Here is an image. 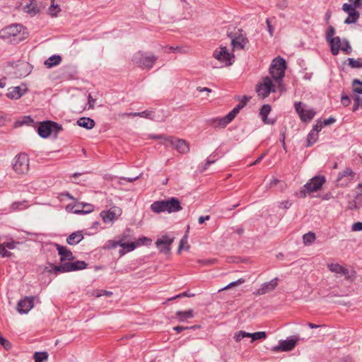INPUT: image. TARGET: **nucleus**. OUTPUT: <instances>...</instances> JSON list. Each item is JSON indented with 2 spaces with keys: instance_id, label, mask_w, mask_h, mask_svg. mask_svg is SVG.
Masks as SVG:
<instances>
[{
  "instance_id": "680f3d73",
  "label": "nucleus",
  "mask_w": 362,
  "mask_h": 362,
  "mask_svg": "<svg viewBox=\"0 0 362 362\" xmlns=\"http://www.w3.org/2000/svg\"><path fill=\"white\" fill-rule=\"evenodd\" d=\"M209 218H210V216H200V217L199 218V220H198L199 223V224H202V223H204V221H208V220H209Z\"/></svg>"
},
{
  "instance_id": "cd10ccee",
  "label": "nucleus",
  "mask_w": 362,
  "mask_h": 362,
  "mask_svg": "<svg viewBox=\"0 0 362 362\" xmlns=\"http://www.w3.org/2000/svg\"><path fill=\"white\" fill-rule=\"evenodd\" d=\"M272 110V107L269 105H264L259 112V115L262 117V119L264 124H272L273 122H271L268 118L267 116L270 113Z\"/></svg>"
},
{
  "instance_id": "f3484780",
  "label": "nucleus",
  "mask_w": 362,
  "mask_h": 362,
  "mask_svg": "<svg viewBox=\"0 0 362 362\" xmlns=\"http://www.w3.org/2000/svg\"><path fill=\"white\" fill-rule=\"evenodd\" d=\"M35 297H25L17 305V310L21 314L28 313L34 306Z\"/></svg>"
},
{
  "instance_id": "9d476101",
  "label": "nucleus",
  "mask_w": 362,
  "mask_h": 362,
  "mask_svg": "<svg viewBox=\"0 0 362 362\" xmlns=\"http://www.w3.org/2000/svg\"><path fill=\"white\" fill-rule=\"evenodd\" d=\"M62 129V126L59 125L57 123L47 121L40 124L37 132L40 136L47 138L51 134L52 132L55 131L58 132Z\"/></svg>"
},
{
  "instance_id": "39448f33",
  "label": "nucleus",
  "mask_w": 362,
  "mask_h": 362,
  "mask_svg": "<svg viewBox=\"0 0 362 362\" xmlns=\"http://www.w3.org/2000/svg\"><path fill=\"white\" fill-rule=\"evenodd\" d=\"M156 139H163V144L165 146H173L180 153H187L189 151L188 143L182 139H177L174 136H164L163 135H154L151 136Z\"/></svg>"
},
{
  "instance_id": "e433bc0d",
  "label": "nucleus",
  "mask_w": 362,
  "mask_h": 362,
  "mask_svg": "<svg viewBox=\"0 0 362 362\" xmlns=\"http://www.w3.org/2000/svg\"><path fill=\"white\" fill-rule=\"evenodd\" d=\"M315 235L312 232H309L303 236V243L305 245H310L315 240Z\"/></svg>"
},
{
  "instance_id": "2eb2a0df",
  "label": "nucleus",
  "mask_w": 362,
  "mask_h": 362,
  "mask_svg": "<svg viewBox=\"0 0 362 362\" xmlns=\"http://www.w3.org/2000/svg\"><path fill=\"white\" fill-rule=\"evenodd\" d=\"M235 117L236 115L235 111L231 110L227 115L223 117H216L211 119L209 121V124L215 128L225 127L230 122H231Z\"/></svg>"
},
{
  "instance_id": "bf43d9fd",
  "label": "nucleus",
  "mask_w": 362,
  "mask_h": 362,
  "mask_svg": "<svg viewBox=\"0 0 362 362\" xmlns=\"http://www.w3.org/2000/svg\"><path fill=\"white\" fill-rule=\"evenodd\" d=\"M165 51L166 52H180L181 50V48L180 47H166L165 48Z\"/></svg>"
},
{
  "instance_id": "49530a36",
  "label": "nucleus",
  "mask_w": 362,
  "mask_h": 362,
  "mask_svg": "<svg viewBox=\"0 0 362 362\" xmlns=\"http://www.w3.org/2000/svg\"><path fill=\"white\" fill-rule=\"evenodd\" d=\"M245 282V279H239L238 280L235 281H233V282H231L230 284H229L228 286H226V287H224L223 288L219 290V291H223V290H228L233 286H238V285H240L242 284H243Z\"/></svg>"
},
{
  "instance_id": "f8f14e48",
  "label": "nucleus",
  "mask_w": 362,
  "mask_h": 362,
  "mask_svg": "<svg viewBox=\"0 0 362 362\" xmlns=\"http://www.w3.org/2000/svg\"><path fill=\"white\" fill-rule=\"evenodd\" d=\"M122 214V210L118 206H112L108 211H102L100 216L105 223H111L117 220Z\"/></svg>"
},
{
  "instance_id": "f704fd0d",
  "label": "nucleus",
  "mask_w": 362,
  "mask_h": 362,
  "mask_svg": "<svg viewBox=\"0 0 362 362\" xmlns=\"http://www.w3.org/2000/svg\"><path fill=\"white\" fill-rule=\"evenodd\" d=\"M48 11L50 16L55 17L61 11V8L58 4H54V0H52Z\"/></svg>"
},
{
  "instance_id": "ddd939ff",
  "label": "nucleus",
  "mask_w": 362,
  "mask_h": 362,
  "mask_svg": "<svg viewBox=\"0 0 362 362\" xmlns=\"http://www.w3.org/2000/svg\"><path fill=\"white\" fill-rule=\"evenodd\" d=\"M174 237L164 235L157 239L156 245L159 249L160 252L168 254L171 250V245L174 241Z\"/></svg>"
},
{
  "instance_id": "9b49d317",
  "label": "nucleus",
  "mask_w": 362,
  "mask_h": 362,
  "mask_svg": "<svg viewBox=\"0 0 362 362\" xmlns=\"http://www.w3.org/2000/svg\"><path fill=\"white\" fill-rule=\"evenodd\" d=\"M295 110L303 122L310 121L315 116V112L313 109L307 108L306 105L301 102L295 103Z\"/></svg>"
},
{
  "instance_id": "4d7b16f0",
  "label": "nucleus",
  "mask_w": 362,
  "mask_h": 362,
  "mask_svg": "<svg viewBox=\"0 0 362 362\" xmlns=\"http://www.w3.org/2000/svg\"><path fill=\"white\" fill-rule=\"evenodd\" d=\"M291 206V203L288 200H285L281 202H280L279 207L284 208V209H288Z\"/></svg>"
},
{
  "instance_id": "e2e57ef3",
  "label": "nucleus",
  "mask_w": 362,
  "mask_h": 362,
  "mask_svg": "<svg viewBox=\"0 0 362 362\" xmlns=\"http://www.w3.org/2000/svg\"><path fill=\"white\" fill-rule=\"evenodd\" d=\"M189 329L187 327H182V326H177L174 327V330H175L177 333L181 332L182 331Z\"/></svg>"
},
{
  "instance_id": "393cba45",
  "label": "nucleus",
  "mask_w": 362,
  "mask_h": 362,
  "mask_svg": "<svg viewBox=\"0 0 362 362\" xmlns=\"http://www.w3.org/2000/svg\"><path fill=\"white\" fill-rule=\"evenodd\" d=\"M327 268L330 272L333 273L341 274L344 276H347L349 274L348 269L337 263L328 264Z\"/></svg>"
},
{
  "instance_id": "f03ea898",
  "label": "nucleus",
  "mask_w": 362,
  "mask_h": 362,
  "mask_svg": "<svg viewBox=\"0 0 362 362\" xmlns=\"http://www.w3.org/2000/svg\"><path fill=\"white\" fill-rule=\"evenodd\" d=\"M256 92L257 95L264 99L267 98L270 93L280 92V95L283 92V83L277 81L270 76L262 77L256 85Z\"/></svg>"
},
{
  "instance_id": "c85d7f7f",
  "label": "nucleus",
  "mask_w": 362,
  "mask_h": 362,
  "mask_svg": "<svg viewBox=\"0 0 362 362\" xmlns=\"http://www.w3.org/2000/svg\"><path fill=\"white\" fill-rule=\"evenodd\" d=\"M78 126L86 128L87 129H91L95 126V122L93 119L89 117H82L77 121Z\"/></svg>"
},
{
  "instance_id": "a878e982",
  "label": "nucleus",
  "mask_w": 362,
  "mask_h": 362,
  "mask_svg": "<svg viewBox=\"0 0 362 362\" xmlns=\"http://www.w3.org/2000/svg\"><path fill=\"white\" fill-rule=\"evenodd\" d=\"M341 41L339 37H335L329 40L331 52L333 55H337L340 50Z\"/></svg>"
},
{
  "instance_id": "412c9836",
  "label": "nucleus",
  "mask_w": 362,
  "mask_h": 362,
  "mask_svg": "<svg viewBox=\"0 0 362 362\" xmlns=\"http://www.w3.org/2000/svg\"><path fill=\"white\" fill-rule=\"evenodd\" d=\"M248 43V40L246 37L245 35L242 33L235 36L232 39L231 45L233 46V49H243L245 47V45Z\"/></svg>"
},
{
  "instance_id": "bb28decb",
  "label": "nucleus",
  "mask_w": 362,
  "mask_h": 362,
  "mask_svg": "<svg viewBox=\"0 0 362 362\" xmlns=\"http://www.w3.org/2000/svg\"><path fill=\"white\" fill-rule=\"evenodd\" d=\"M83 238V235L81 231H76L72 233L66 239V242L69 245H76L81 241Z\"/></svg>"
},
{
  "instance_id": "0e129e2a",
  "label": "nucleus",
  "mask_w": 362,
  "mask_h": 362,
  "mask_svg": "<svg viewBox=\"0 0 362 362\" xmlns=\"http://www.w3.org/2000/svg\"><path fill=\"white\" fill-rule=\"evenodd\" d=\"M359 100H360L359 97H356V103L353 106V111L354 112H356L358 109Z\"/></svg>"
},
{
  "instance_id": "6ab92c4d",
  "label": "nucleus",
  "mask_w": 362,
  "mask_h": 362,
  "mask_svg": "<svg viewBox=\"0 0 362 362\" xmlns=\"http://www.w3.org/2000/svg\"><path fill=\"white\" fill-rule=\"evenodd\" d=\"M354 177V172L351 169L346 168L339 175L337 180V185L341 187H346L353 180Z\"/></svg>"
},
{
  "instance_id": "ea45409f",
  "label": "nucleus",
  "mask_w": 362,
  "mask_h": 362,
  "mask_svg": "<svg viewBox=\"0 0 362 362\" xmlns=\"http://www.w3.org/2000/svg\"><path fill=\"white\" fill-rule=\"evenodd\" d=\"M48 358L47 352H35L34 354L35 362H43Z\"/></svg>"
},
{
  "instance_id": "37998d69",
  "label": "nucleus",
  "mask_w": 362,
  "mask_h": 362,
  "mask_svg": "<svg viewBox=\"0 0 362 362\" xmlns=\"http://www.w3.org/2000/svg\"><path fill=\"white\" fill-rule=\"evenodd\" d=\"M349 65L352 68H362V61L360 59H354L349 58L348 59Z\"/></svg>"
},
{
  "instance_id": "58836bf2",
  "label": "nucleus",
  "mask_w": 362,
  "mask_h": 362,
  "mask_svg": "<svg viewBox=\"0 0 362 362\" xmlns=\"http://www.w3.org/2000/svg\"><path fill=\"white\" fill-rule=\"evenodd\" d=\"M23 10L25 12L30 14L35 15L37 12V8L35 3L31 2L29 5L24 6Z\"/></svg>"
},
{
  "instance_id": "7ed1b4c3",
  "label": "nucleus",
  "mask_w": 362,
  "mask_h": 362,
  "mask_svg": "<svg viewBox=\"0 0 362 362\" xmlns=\"http://www.w3.org/2000/svg\"><path fill=\"white\" fill-rule=\"evenodd\" d=\"M151 209L156 214L161 212L173 213L180 211L182 206L177 198L171 197L168 200L154 202L151 205Z\"/></svg>"
},
{
  "instance_id": "7c9ffc66",
  "label": "nucleus",
  "mask_w": 362,
  "mask_h": 362,
  "mask_svg": "<svg viewBox=\"0 0 362 362\" xmlns=\"http://www.w3.org/2000/svg\"><path fill=\"white\" fill-rule=\"evenodd\" d=\"M62 61V57L59 55H53L49 57L45 62V65L47 68H51L52 66H57Z\"/></svg>"
},
{
  "instance_id": "a19ab883",
  "label": "nucleus",
  "mask_w": 362,
  "mask_h": 362,
  "mask_svg": "<svg viewBox=\"0 0 362 362\" xmlns=\"http://www.w3.org/2000/svg\"><path fill=\"white\" fill-rule=\"evenodd\" d=\"M318 134L315 131H311L308 136V146L313 145L317 139Z\"/></svg>"
},
{
  "instance_id": "c756f323",
  "label": "nucleus",
  "mask_w": 362,
  "mask_h": 362,
  "mask_svg": "<svg viewBox=\"0 0 362 362\" xmlns=\"http://www.w3.org/2000/svg\"><path fill=\"white\" fill-rule=\"evenodd\" d=\"M120 247H122V250L119 251V253L121 255H123L127 252L133 251L136 247V245L134 242L126 243L124 242V238H122Z\"/></svg>"
},
{
  "instance_id": "aec40b11",
  "label": "nucleus",
  "mask_w": 362,
  "mask_h": 362,
  "mask_svg": "<svg viewBox=\"0 0 362 362\" xmlns=\"http://www.w3.org/2000/svg\"><path fill=\"white\" fill-rule=\"evenodd\" d=\"M296 344V340L293 339H289L286 340H281L279 341L278 346H274L272 349L273 352L279 351H288L292 350Z\"/></svg>"
},
{
  "instance_id": "338daca9",
  "label": "nucleus",
  "mask_w": 362,
  "mask_h": 362,
  "mask_svg": "<svg viewBox=\"0 0 362 362\" xmlns=\"http://www.w3.org/2000/svg\"><path fill=\"white\" fill-rule=\"evenodd\" d=\"M335 122L334 118H329L323 122L324 125H329L333 124Z\"/></svg>"
},
{
  "instance_id": "4c0bfd02",
  "label": "nucleus",
  "mask_w": 362,
  "mask_h": 362,
  "mask_svg": "<svg viewBox=\"0 0 362 362\" xmlns=\"http://www.w3.org/2000/svg\"><path fill=\"white\" fill-rule=\"evenodd\" d=\"M252 338V341L257 339H264L267 337L265 332H257L255 333H249V337Z\"/></svg>"
},
{
  "instance_id": "0eeeda50",
  "label": "nucleus",
  "mask_w": 362,
  "mask_h": 362,
  "mask_svg": "<svg viewBox=\"0 0 362 362\" xmlns=\"http://www.w3.org/2000/svg\"><path fill=\"white\" fill-rule=\"evenodd\" d=\"M12 168L18 175H26L30 170V159L26 153H19L13 160Z\"/></svg>"
},
{
  "instance_id": "4468645a",
  "label": "nucleus",
  "mask_w": 362,
  "mask_h": 362,
  "mask_svg": "<svg viewBox=\"0 0 362 362\" xmlns=\"http://www.w3.org/2000/svg\"><path fill=\"white\" fill-rule=\"evenodd\" d=\"M325 182V177L322 175H317L312 178L310 182L305 185L304 187L308 193L317 192L321 189Z\"/></svg>"
},
{
  "instance_id": "79ce46f5",
  "label": "nucleus",
  "mask_w": 362,
  "mask_h": 362,
  "mask_svg": "<svg viewBox=\"0 0 362 362\" xmlns=\"http://www.w3.org/2000/svg\"><path fill=\"white\" fill-rule=\"evenodd\" d=\"M121 243H122V238H119L118 240H110L107 241V243H105V247L107 248V249L115 248L118 245L120 246Z\"/></svg>"
},
{
  "instance_id": "774afa93",
  "label": "nucleus",
  "mask_w": 362,
  "mask_h": 362,
  "mask_svg": "<svg viewBox=\"0 0 362 362\" xmlns=\"http://www.w3.org/2000/svg\"><path fill=\"white\" fill-rule=\"evenodd\" d=\"M267 27H268V30H269L270 35H273V28H272L269 19L267 20Z\"/></svg>"
},
{
  "instance_id": "69168bd1",
  "label": "nucleus",
  "mask_w": 362,
  "mask_h": 362,
  "mask_svg": "<svg viewBox=\"0 0 362 362\" xmlns=\"http://www.w3.org/2000/svg\"><path fill=\"white\" fill-rule=\"evenodd\" d=\"M95 100L91 97V95L89 94L88 95V104L89 107L93 108L94 106Z\"/></svg>"
},
{
  "instance_id": "4be33fe9",
  "label": "nucleus",
  "mask_w": 362,
  "mask_h": 362,
  "mask_svg": "<svg viewBox=\"0 0 362 362\" xmlns=\"http://www.w3.org/2000/svg\"><path fill=\"white\" fill-rule=\"evenodd\" d=\"M26 92V89L23 90L19 86L11 87L7 90L6 97L11 100H18L21 98Z\"/></svg>"
},
{
  "instance_id": "1a4fd4ad",
  "label": "nucleus",
  "mask_w": 362,
  "mask_h": 362,
  "mask_svg": "<svg viewBox=\"0 0 362 362\" xmlns=\"http://www.w3.org/2000/svg\"><path fill=\"white\" fill-rule=\"evenodd\" d=\"M86 263L83 261H76L74 262H68L62 264V265L57 266L54 264L50 265L49 272H54L56 274L59 272H68L79 269H85Z\"/></svg>"
},
{
  "instance_id": "c03bdc74",
  "label": "nucleus",
  "mask_w": 362,
  "mask_h": 362,
  "mask_svg": "<svg viewBox=\"0 0 362 362\" xmlns=\"http://www.w3.org/2000/svg\"><path fill=\"white\" fill-rule=\"evenodd\" d=\"M353 90L355 93L361 94L362 93V82L358 80H354L353 81Z\"/></svg>"
},
{
  "instance_id": "473e14b6",
  "label": "nucleus",
  "mask_w": 362,
  "mask_h": 362,
  "mask_svg": "<svg viewBox=\"0 0 362 362\" xmlns=\"http://www.w3.org/2000/svg\"><path fill=\"white\" fill-rule=\"evenodd\" d=\"M28 207V204L27 201H21V202H15L11 204L10 209L13 211H21L27 209Z\"/></svg>"
},
{
  "instance_id": "6e6d98bb",
  "label": "nucleus",
  "mask_w": 362,
  "mask_h": 362,
  "mask_svg": "<svg viewBox=\"0 0 362 362\" xmlns=\"http://www.w3.org/2000/svg\"><path fill=\"white\" fill-rule=\"evenodd\" d=\"M199 263H202L204 265H211L214 264L216 262V259H206V260H199Z\"/></svg>"
},
{
  "instance_id": "b1692460",
  "label": "nucleus",
  "mask_w": 362,
  "mask_h": 362,
  "mask_svg": "<svg viewBox=\"0 0 362 362\" xmlns=\"http://www.w3.org/2000/svg\"><path fill=\"white\" fill-rule=\"evenodd\" d=\"M57 249L59 255L61 257V261L64 262L66 260H72L74 259V256L72 252L68 250L66 247L57 245Z\"/></svg>"
},
{
  "instance_id": "a211bd4d",
  "label": "nucleus",
  "mask_w": 362,
  "mask_h": 362,
  "mask_svg": "<svg viewBox=\"0 0 362 362\" xmlns=\"http://www.w3.org/2000/svg\"><path fill=\"white\" fill-rule=\"evenodd\" d=\"M344 11L348 13V17L344 21L346 24L355 23L359 18L360 14L355 8H352V5H348V4H344L342 6Z\"/></svg>"
},
{
  "instance_id": "dca6fc26",
  "label": "nucleus",
  "mask_w": 362,
  "mask_h": 362,
  "mask_svg": "<svg viewBox=\"0 0 362 362\" xmlns=\"http://www.w3.org/2000/svg\"><path fill=\"white\" fill-rule=\"evenodd\" d=\"M279 281V279L278 278H274L270 281L262 284L259 288L254 292V294L256 296H262L274 291L277 287Z\"/></svg>"
},
{
  "instance_id": "20e7f679",
  "label": "nucleus",
  "mask_w": 362,
  "mask_h": 362,
  "mask_svg": "<svg viewBox=\"0 0 362 362\" xmlns=\"http://www.w3.org/2000/svg\"><path fill=\"white\" fill-rule=\"evenodd\" d=\"M157 59L158 57L152 53L139 51L133 55L132 61L139 67L151 69Z\"/></svg>"
},
{
  "instance_id": "6e6552de",
  "label": "nucleus",
  "mask_w": 362,
  "mask_h": 362,
  "mask_svg": "<svg viewBox=\"0 0 362 362\" xmlns=\"http://www.w3.org/2000/svg\"><path fill=\"white\" fill-rule=\"evenodd\" d=\"M286 68V61L281 58H275L269 67L270 77L282 83Z\"/></svg>"
},
{
  "instance_id": "5701e85b",
  "label": "nucleus",
  "mask_w": 362,
  "mask_h": 362,
  "mask_svg": "<svg viewBox=\"0 0 362 362\" xmlns=\"http://www.w3.org/2000/svg\"><path fill=\"white\" fill-rule=\"evenodd\" d=\"M18 244L17 242H15L13 240H10L6 242H4L3 243L0 244V246L1 248H3L4 251L2 253H1V255L3 257H9L12 255V253L11 252H8L6 250V249L9 250H13L16 245Z\"/></svg>"
},
{
  "instance_id": "864d4df0",
  "label": "nucleus",
  "mask_w": 362,
  "mask_h": 362,
  "mask_svg": "<svg viewBox=\"0 0 362 362\" xmlns=\"http://www.w3.org/2000/svg\"><path fill=\"white\" fill-rule=\"evenodd\" d=\"M341 102L344 106L346 107L351 103V100L347 95H342Z\"/></svg>"
},
{
  "instance_id": "09e8293b",
  "label": "nucleus",
  "mask_w": 362,
  "mask_h": 362,
  "mask_svg": "<svg viewBox=\"0 0 362 362\" xmlns=\"http://www.w3.org/2000/svg\"><path fill=\"white\" fill-rule=\"evenodd\" d=\"M349 4L348 5H352V8H362V0H349Z\"/></svg>"
},
{
  "instance_id": "052dcab7",
  "label": "nucleus",
  "mask_w": 362,
  "mask_h": 362,
  "mask_svg": "<svg viewBox=\"0 0 362 362\" xmlns=\"http://www.w3.org/2000/svg\"><path fill=\"white\" fill-rule=\"evenodd\" d=\"M119 116L122 117H136L137 116V112H130V113H122V114H119Z\"/></svg>"
},
{
  "instance_id": "3c124183",
  "label": "nucleus",
  "mask_w": 362,
  "mask_h": 362,
  "mask_svg": "<svg viewBox=\"0 0 362 362\" xmlns=\"http://www.w3.org/2000/svg\"><path fill=\"white\" fill-rule=\"evenodd\" d=\"M352 231H361L362 230V223L356 222L351 226Z\"/></svg>"
},
{
  "instance_id": "a18cd8bd",
  "label": "nucleus",
  "mask_w": 362,
  "mask_h": 362,
  "mask_svg": "<svg viewBox=\"0 0 362 362\" xmlns=\"http://www.w3.org/2000/svg\"><path fill=\"white\" fill-rule=\"evenodd\" d=\"M249 337V333L248 332H246L245 331H239L238 332H236L234 335V339L237 341V342H239L241 341L242 339L245 338V337Z\"/></svg>"
},
{
  "instance_id": "72a5a7b5",
  "label": "nucleus",
  "mask_w": 362,
  "mask_h": 362,
  "mask_svg": "<svg viewBox=\"0 0 362 362\" xmlns=\"http://www.w3.org/2000/svg\"><path fill=\"white\" fill-rule=\"evenodd\" d=\"M250 97L244 96L240 103L232 110V111H235L236 116L239 113L240 110L250 101Z\"/></svg>"
},
{
  "instance_id": "603ef678",
  "label": "nucleus",
  "mask_w": 362,
  "mask_h": 362,
  "mask_svg": "<svg viewBox=\"0 0 362 362\" xmlns=\"http://www.w3.org/2000/svg\"><path fill=\"white\" fill-rule=\"evenodd\" d=\"M324 124L322 122H318L313 129V131H315L317 134L322 130V127H324Z\"/></svg>"
},
{
  "instance_id": "f257e3e1",
  "label": "nucleus",
  "mask_w": 362,
  "mask_h": 362,
  "mask_svg": "<svg viewBox=\"0 0 362 362\" xmlns=\"http://www.w3.org/2000/svg\"><path fill=\"white\" fill-rule=\"evenodd\" d=\"M28 32L21 24H12L0 30V38L18 44L28 37Z\"/></svg>"
},
{
  "instance_id": "2f4dec72",
  "label": "nucleus",
  "mask_w": 362,
  "mask_h": 362,
  "mask_svg": "<svg viewBox=\"0 0 362 362\" xmlns=\"http://www.w3.org/2000/svg\"><path fill=\"white\" fill-rule=\"evenodd\" d=\"M176 315L178 320L181 322H184L187 319L192 318L194 317L193 310L192 309L186 311H177Z\"/></svg>"
},
{
  "instance_id": "de8ad7c7",
  "label": "nucleus",
  "mask_w": 362,
  "mask_h": 362,
  "mask_svg": "<svg viewBox=\"0 0 362 362\" xmlns=\"http://www.w3.org/2000/svg\"><path fill=\"white\" fill-rule=\"evenodd\" d=\"M340 49L346 54H350L351 52V47L347 41L341 42Z\"/></svg>"
},
{
  "instance_id": "c9c22d12",
  "label": "nucleus",
  "mask_w": 362,
  "mask_h": 362,
  "mask_svg": "<svg viewBox=\"0 0 362 362\" xmlns=\"http://www.w3.org/2000/svg\"><path fill=\"white\" fill-rule=\"evenodd\" d=\"M152 243V240L149 238L142 236L139 238L134 243L136 245V247L141 245H150Z\"/></svg>"
},
{
  "instance_id": "423d86ee",
  "label": "nucleus",
  "mask_w": 362,
  "mask_h": 362,
  "mask_svg": "<svg viewBox=\"0 0 362 362\" xmlns=\"http://www.w3.org/2000/svg\"><path fill=\"white\" fill-rule=\"evenodd\" d=\"M213 57L218 61L221 67L231 66L235 61L233 52H229L225 46H219L213 52Z\"/></svg>"
},
{
  "instance_id": "5fc2aeb1",
  "label": "nucleus",
  "mask_w": 362,
  "mask_h": 362,
  "mask_svg": "<svg viewBox=\"0 0 362 362\" xmlns=\"http://www.w3.org/2000/svg\"><path fill=\"white\" fill-rule=\"evenodd\" d=\"M151 111H143V112H137V116L139 117H146V118H151Z\"/></svg>"
},
{
  "instance_id": "8fccbe9b",
  "label": "nucleus",
  "mask_w": 362,
  "mask_h": 362,
  "mask_svg": "<svg viewBox=\"0 0 362 362\" xmlns=\"http://www.w3.org/2000/svg\"><path fill=\"white\" fill-rule=\"evenodd\" d=\"M0 344L5 349H8L11 348V343L0 335Z\"/></svg>"
},
{
  "instance_id": "13d9d810",
  "label": "nucleus",
  "mask_w": 362,
  "mask_h": 362,
  "mask_svg": "<svg viewBox=\"0 0 362 362\" xmlns=\"http://www.w3.org/2000/svg\"><path fill=\"white\" fill-rule=\"evenodd\" d=\"M281 182V181L276 178H273V180L269 182L268 185V188H272L274 186H276Z\"/></svg>"
}]
</instances>
